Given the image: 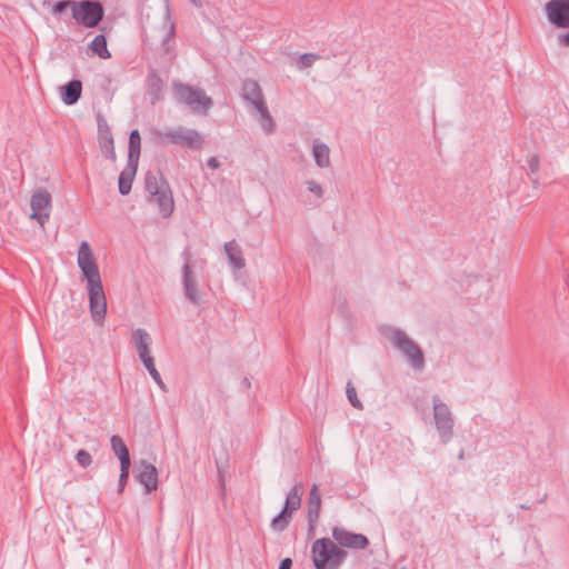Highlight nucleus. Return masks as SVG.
Returning <instances> with one entry per match:
<instances>
[{"mask_svg":"<svg viewBox=\"0 0 569 569\" xmlns=\"http://www.w3.org/2000/svg\"><path fill=\"white\" fill-rule=\"evenodd\" d=\"M140 359L142 360L144 367L147 368V370L149 371L150 376L152 377V379L159 385V386H163V382H162V379L160 377V373L158 372V370L156 369V366H154V360H153V357L151 356V353H148L146 356H141Z\"/></svg>","mask_w":569,"mask_h":569,"instance_id":"obj_27","label":"nucleus"},{"mask_svg":"<svg viewBox=\"0 0 569 569\" xmlns=\"http://www.w3.org/2000/svg\"><path fill=\"white\" fill-rule=\"evenodd\" d=\"M313 157H315L316 163L320 168H326L330 164L329 148L319 141H316L313 143Z\"/></svg>","mask_w":569,"mask_h":569,"instance_id":"obj_20","label":"nucleus"},{"mask_svg":"<svg viewBox=\"0 0 569 569\" xmlns=\"http://www.w3.org/2000/svg\"><path fill=\"white\" fill-rule=\"evenodd\" d=\"M392 341L411 361L412 366L421 370L423 368V355L420 348L408 339L402 332L396 331L392 335Z\"/></svg>","mask_w":569,"mask_h":569,"instance_id":"obj_8","label":"nucleus"},{"mask_svg":"<svg viewBox=\"0 0 569 569\" xmlns=\"http://www.w3.org/2000/svg\"><path fill=\"white\" fill-rule=\"evenodd\" d=\"M243 90H244L246 97L248 99L252 100L253 106L256 107L257 111L260 113L261 126L264 129L270 130L272 127L271 119L269 118L267 109L261 100V91H260L259 86L256 82H248L244 84Z\"/></svg>","mask_w":569,"mask_h":569,"instance_id":"obj_11","label":"nucleus"},{"mask_svg":"<svg viewBox=\"0 0 569 569\" xmlns=\"http://www.w3.org/2000/svg\"><path fill=\"white\" fill-rule=\"evenodd\" d=\"M186 295L191 301H197V289L189 277V271L186 272Z\"/></svg>","mask_w":569,"mask_h":569,"instance_id":"obj_30","label":"nucleus"},{"mask_svg":"<svg viewBox=\"0 0 569 569\" xmlns=\"http://www.w3.org/2000/svg\"><path fill=\"white\" fill-rule=\"evenodd\" d=\"M130 466L131 465H120L121 472L119 478V492H122L126 487L129 477Z\"/></svg>","mask_w":569,"mask_h":569,"instance_id":"obj_31","label":"nucleus"},{"mask_svg":"<svg viewBox=\"0 0 569 569\" xmlns=\"http://www.w3.org/2000/svg\"><path fill=\"white\" fill-rule=\"evenodd\" d=\"M147 188L150 193H152V201L158 204L160 212L164 217L169 216L173 210V199L171 193L166 189L159 190L153 188L149 181L147 183Z\"/></svg>","mask_w":569,"mask_h":569,"instance_id":"obj_14","label":"nucleus"},{"mask_svg":"<svg viewBox=\"0 0 569 569\" xmlns=\"http://www.w3.org/2000/svg\"><path fill=\"white\" fill-rule=\"evenodd\" d=\"M302 488L295 486L287 496L286 506L282 512L276 517L272 521V528L274 530H283L288 522L291 513L299 509L301 505Z\"/></svg>","mask_w":569,"mask_h":569,"instance_id":"obj_7","label":"nucleus"},{"mask_svg":"<svg viewBox=\"0 0 569 569\" xmlns=\"http://www.w3.org/2000/svg\"><path fill=\"white\" fill-rule=\"evenodd\" d=\"M309 190L315 193L317 197H321L322 189L321 187L316 182H309Z\"/></svg>","mask_w":569,"mask_h":569,"instance_id":"obj_34","label":"nucleus"},{"mask_svg":"<svg viewBox=\"0 0 569 569\" xmlns=\"http://www.w3.org/2000/svg\"><path fill=\"white\" fill-rule=\"evenodd\" d=\"M317 59H318L317 54L306 53L300 57L299 62L302 68H307V67H310Z\"/></svg>","mask_w":569,"mask_h":569,"instance_id":"obj_33","label":"nucleus"},{"mask_svg":"<svg viewBox=\"0 0 569 569\" xmlns=\"http://www.w3.org/2000/svg\"><path fill=\"white\" fill-rule=\"evenodd\" d=\"M141 148V138L138 130H133L130 133L129 139V162L130 164H138Z\"/></svg>","mask_w":569,"mask_h":569,"instance_id":"obj_21","label":"nucleus"},{"mask_svg":"<svg viewBox=\"0 0 569 569\" xmlns=\"http://www.w3.org/2000/svg\"><path fill=\"white\" fill-rule=\"evenodd\" d=\"M91 51L101 59H109L111 57L108 47L107 39L103 34L97 36L90 43Z\"/></svg>","mask_w":569,"mask_h":569,"instance_id":"obj_25","label":"nucleus"},{"mask_svg":"<svg viewBox=\"0 0 569 569\" xmlns=\"http://www.w3.org/2000/svg\"><path fill=\"white\" fill-rule=\"evenodd\" d=\"M292 561L290 558H286L281 561L279 569H291Z\"/></svg>","mask_w":569,"mask_h":569,"instance_id":"obj_35","label":"nucleus"},{"mask_svg":"<svg viewBox=\"0 0 569 569\" xmlns=\"http://www.w3.org/2000/svg\"><path fill=\"white\" fill-rule=\"evenodd\" d=\"M174 139L182 146L189 148H200L202 138L197 131H186L174 134Z\"/></svg>","mask_w":569,"mask_h":569,"instance_id":"obj_19","label":"nucleus"},{"mask_svg":"<svg viewBox=\"0 0 569 569\" xmlns=\"http://www.w3.org/2000/svg\"><path fill=\"white\" fill-rule=\"evenodd\" d=\"M174 28L169 19H163L161 26L153 27L148 33L151 44H160L164 50L168 49V42L173 38Z\"/></svg>","mask_w":569,"mask_h":569,"instance_id":"obj_12","label":"nucleus"},{"mask_svg":"<svg viewBox=\"0 0 569 569\" xmlns=\"http://www.w3.org/2000/svg\"><path fill=\"white\" fill-rule=\"evenodd\" d=\"M532 168H533L535 170H537V168H538V163L536 162L535 164H532Z\"/></svg>","mask_w":569,"mask_h":569,"instance_id":"obj_38","label":"nucleus"},{"mask_svg":"<svg viewBox=\"0 0 569 569\" xmlns=\"http://www.w3.org/2000/svg\"><path fill=\"white\" fill-rule=\"evenodd\" d=\"M208 167H210L211 169H218L220 167V162L218 161L217 158H210L207 162Z\"/></svg>","mask_w":569,"mask_h":569,"instance_id":"obj_36","label":"nucleus"},{"mask_svg":"<svg viewBox=\"0 0 569 569\" xmlns=\"http://www.w3.org/2000/svg\"><path fill=\"white\" fill-rule=\"evenodd\" d=\"M347 397L355 408L362 409V403L357 396V390L351 383L347 385Z\"/></svg>","mask_w":569,"mask_h":569,"instance_id":"obj_28","label":"nucleus"},{"mask_svg":"<svg viewBox=\"0 0 569 569\" xmlns=\"http://www.w3.org/2000/svg\"><path fill=\"white\" fill-rule=\"evenodd\" d=\"M100 146L110 160H116V152L113 148V138L109 129H104L100 131L99 136Z\"/></svg>","mask_w":569,"mask_h":569,"instance_id":"obj_22","label":"nucleus"},{"mask_svg":"<svg viewBox=\"0 0 569 569\" xmlns=\"http://www.w3.org/2000/svg\"><path fill=\"white\" fill-rule=\"evenodd\" d=\"M30 218L41 227L48 221L51 211V194L46 190L36 191L30 199Z\"/></svg>","mask_w":569,"mask_h":569,"instance_id":"obj_5","label":"nucleus"},{"mask_svg":"<svg viewBox=\"0 0 569 569\" xmlns=\"http://www.w3.org/2000/svg\"><path fill=\"white\" fill-rule=\"evenodd\" d=\"M332 538L341 547L351 549H365L369 543L363 535L350 532L341 527L333 528Z\"/></svg>","mask_w":569,"mask_h":569,"instance_id":"obj_10","label":"nucleus"},{"mask_svg":"<svg viewBox=\"0 0 569 569\" xmlns=\"http://www.w3.org/2000/svg\"><path fill=\"white\" fill-rule=\"evenodd\" d=\"M72 2L73 1L70 0L59 1L52 7V12L54 14H59L63 12L67 8H69L72 11Z\"/></svg>","mask_w":569,"mask_h":569,"instance_id":"obj_32","label":"nucleus"},{"mask_svg":"<svg viewBox=\"0 0 569 569\" xmlns=\"http://www.w3.org/2000/svg\"><path fill=\"white\" fill-rule=\"evenodd\" d=\"M545 11L549 22L558 28H569V0H551Z\"/></svg>","mask_w":569,"mask_h":569,"instance_id":"obj_9","label":"nucleus"},{"mask_svg":"<svg viewBox=\"0 0 569 569\" xmlns=\"http://www.w3.org/2000/svg\"><path fill=\"white\" fill-rule=\"evenodd\" d=\"M138 480L144 486L147 492L156 490L158 487L157 468L151 463L142 461L139 465Z\"/></svg>","mask_w":569,"mask_h":569,"instance_id":"obj_13","label":"nucleus"},{"mask_svg":"<svg viewBox=\"0 0 569 569\" xmlns=\"http://www.w3.org/2000/svg\"><path fill=\"white\" fill-rule=\"evenodd\" d=\"M61 99L66 104L76 103L82 92V83L79 80H72L67 86L60 88Z\"/></svg>","mask_w":569,"mask_h":569,"instance_id":"obj_15","label":"nucleus"},{"mask_svg":"<svg viewBox=\"0 0 569 569\" xmlns=\"http://www.w3.org/2000/svg\"><path fill=\"white\" fill-rule=\"evenodd\" d=\"M110 442L112 451L120 460V465H131L129 450L122 438L119 436H112Z\"/></svg>","mask_w":569,"mask_h":569,"instance_id":"obj_17","label":"nucleus"},{"mask_svg":"<svg viewBox=\"0 0 569 569\" xmlns=\"http://www.w3.org/2000/svg\"><path fill=\"white\" fill-rule=\"evenodd\" d=\"M137 166L131 164V168L123 170L119 177V191L127 194L131 190L133 177L136 174Z\"/></svg>","mask_w":569,"mask_h":569,"instance_id":"obj_24","label":"nucleus"},{"mask_svg":"<svg viewBox=\"0 0 569 569\" xmlns=\"http://www.w3.org/2000/svg\"><path fill=\"white\" fill-rule=\"evenodd\" d=\"M560 42L563 44V46H567L569 47V32L568 33H565L560 37Z\"/></svg>","mask_w":569,"mask_h":569,"instance_id":"obj_37","label":"nucleus"},{"mask_svg":"<svg viewBox=\"0 0 569 569\" xmlns=\"http://www.w3.org/2000/svg\"><path fill=\"white\" fill-rule=\"evenodd\" d=\"M78 266L81 269L87 283L100 281V272L94 254L87 241H82L78 251Z\"/></svg>","mask_w":569,"mask_h":569,"instance_id":"obj_4","label":"nucleus"},{"mask_svg":"<svg viewBox=\"0 0 569 569\" xmlns=\"http://www.w3.org/2000/svg\"><path fill=\"white\" fill-rule=\"evenodd\" d=\"M103 7L98 1L81 0L72 2V18L77 24L94 28L102 20Z\"/></svg>","mask_w":569,"mask_h":569,"instance_id":"obj_2","label":"nucleus"},{"mask_svg":"<svg viewBox=\"0 0 569 569\" xmlns=\"http://www.w3.org/2000/svg\"><path fill=\"white\" fill-rule=\"evenodd\" d=\"M321 506V497L318 492L317 486H313L310 491L308 509H309V518L311 521L317 520Z\"/></svg>","mask_w":569,"mask_h":569,"instance_id":"obj_26","label":"nucleus"},{"mask_svg":"<svg viewBox=\"0 0 569 569\" xmlns=\"http://www.w3.org/2000/svg\"><path fill=\"white\" fill-rule=\"evenodd\" d=\"M224 248L232 267L236 269H241L244 266V259L238 244L234 241H231L228 242Z\"/></svg>","mask_w":569,"mask_h":569,"instance_id":"obj_23","label":"nucleus"},{"mask_svg":"<svg viewBox=\"0 0 569 569\" xmlns=\"http://www.w3.org/2000/svg\"><path fill=\"white\" fill-rule=\"evenodd\" d=\"M435 419L438 426V429L443 432L445 436H448L451 430V417L448 408L442 403L435 405Z\"/></svg>","mask_w":569,"mask_h":569,"instance_id":"obj_16","label":"nucleus"},{"mask_svg":"<svg viewBox=\"0 0 569 569\" xmlns=\"http://www.w3.org/2000/svg\"><path fill=\"white\" fill-rule=\"evenodd\" d=\"M311 555L316 569H338L346 558V552L328 538L317 539Z\"/></svg>","mask_w":569,"mask_h":569,"instance_id":"obj_1","label":"nucleus"},{"mask_svg":"<svg viewBox=\"0 0 569 569\" xmlns=\"http://www.w3.org/2000/svg\"><path fill=\"white\" fill-rule=\"evenodd\" d=\"M532 168H533L535 170H537V168H538V163L536 162L535 164H532Z\"/></svg>","mask_w":569,"mask_h":569,"instance_id":"obj_39","label":"nucleus"},{"mask_svg":"<svg viewBox=\"0 0 569 569\" xmlns=\"http://www.w3.org/2000/svg\"><path fill=\"white\" fill-rule=\"evenodd\" d=\"M176 93L180 101L187 103L196 111H206L211 104V99L203 92L184 84L176 86Z\"/></svg>","mask_w":569,"mask_h":569,"instance_id":"obj_6","label":"nucleus"},{"mask_svg":"<svg viewBox=\"0 0 569 569\" xmlns=\"http://www.w3.org/2000/svg\"><path fill=\"white\" fill-rule=\"evenodd\" d=\"M133 343L138 350L139 357L150 353L151 338L148 332L138 329L133 333Z\"/></svg>","mask_w":569,"mask_h":569,"instance_id":"obj_18","label":"nucleus"},{"mask_svg":"<svg viewBox=\"0 0 569 569\" xmlns=\"http://www.w3.org/2000/svg\"><path fill=\"white\" fill-rule=\"evenodd\" d=\"M77 462L83 467L87 468L92 463V457L87 450H79L76 455Z\"/></svg>","mask_w":569,"mask_h":569,"instance_id":"obj_29","label":"nucleus"},{"mask_svg":"<svg viewBox=\"0 0 569 569\" xmlns=\"http://www.w3.org/2000/svg\"><path fill=\"white\" fill-rule=\"evenodd\" d=\"M87 290L91 318L97 325H102L107 315V299L102 281L87 283Z\"/></svg>","mask_w":569,"mask_h":569,"instance_id":"obj_3","label":"nucleus"}]
</instances>
